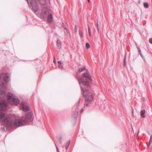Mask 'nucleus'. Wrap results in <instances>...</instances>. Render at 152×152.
Masks as SVG:
<instances>
[{
	"label": "nucleus",
	"instance_id": "1a4fd4ad",
	"mask_svg": "<svg viewBox=\"0 0 152 152\" xmlns=\"http://www.w3.org/2000/svg\"><path fill=\"white\" fill-rule=\"evenodd\" d=\"M32 114L31 112L27 113L25 115L26 119H31L32 118Z\"/></svg>",
	"mask_w": 152,
	"mask_h": 152
},
{
	"label": "nucleus",
	"instance_id": "7ed1b4c3",
	"mask_svg": "<svg viewBox=\"0 0 152 152\" xmlns=\"http://www.w3.org/2000/svg\"><path fill=\"white\" fill-rule=\"evenodd\" d=\"M83 77L81 78H78L77 79L80 85L81 89L82 92H84L85 90V86H88L92 81L91 76L88 72H87L83 74Z\"/></svg>",
	"mask_w": 152,
	"mask_h": 152
},
{
	"label": "nucleus",
	"instance_id": "f8f14e48",
	"mask_svg": "<svg viewBox=\"0 0 152 152\" xmlns=\"http://www.w3.org/2000/svg\"><path fill=\"white\" fill-rule=\"evenodd\" d=\"M39 3L41 5L44 6L46 3V0H37Z\"/></svg>",
	"mask_w": 152,
	"mask_h": 152
},
{
	"label": "nucleus",
	"instance_id": "c756f323",
	"mask_svg": "<svg viewBox=\"0 0 152 152\" xmlns=\"http://www.w3.org/2000/svg\"><path fill=\"white\" fill-rule=\"evenodd\" d=\"M149 42L150 43L152 44V38H151L149 39Z\"/></svg>",
	"mask_w": 152,
	"mask_h": 152
},
{
	"label": "nucleus",
	"instance_id": "cd10ccee",
	"mask_svg": "<svg viewBox=\"0 0 152 152\" xmlns=\"http://www.w3.org/2000/svg\"><path fill=\"white\" fill-rule=\"evenodd\" d=\"M152 135L151 134V137H150V140H149L150 144L152 142Z\"/></svg>",
	"mask_w": 152,
	"mask_h": 152
},
{
	"label": "nucleus",
	"instance_id": "412c9836",
	"mask_svg": "<svg viewBox=\"0 0 152 152\" xmlns=\"http://www.w3.org/2000/svg\"><path fill=\"white\" fill-rule=\"evenodd\" d=\"M64 29L66 30V32L67 33H69V34H70V33L69 32V31H68V30L66 28V26H65V25H64Z\"/></svg>",
	"mask_w": 152,
	"mask_h": 152
},
{
	"label": "nucleus",
	"instance_id": "9b49d317",
	"mask_svg": "<svg viewBox=\"0 0 152 152\" xmlns=\"http://www.w3.org/2000/svg\"><path fill=\"white\" fill-rule=\"evenodd\" d=\"M145 110H143L141 111L140 112V114L142 118H145L146 117L145 115Z\"/></svg>",
	"mask_w": 152,
	"mask_h": 152
},
{
	"label": "nucleus",
	"instance_id": "2f4dec72",
	"mask_svg": "<svg viewBox=\"0 0 152 152\" xmlns=\"http://www.w3.org/2000/svg\"><path fill=\"white\" fill-rule=\"evenodd\" d=\"M83 111V109H82L80 110V113H82Z\"/></svg>",
	"mask_w": 152,
	"mask_h": 152
},
{
	"label": "nucleus",
	"instance_id": "4be33fe9",
	"mask_svg": "<svg viewBox=\"0 0 152 152\" xmlns=\"http://www.w3.org/2000/svg\"><path fill=\"white\" fill-rule=\"evenodd\" d=\"M86 47L87 49H88L90 48V45L88 43H86Z\"/></svg>",
	"mask_w": 152,
	"mask_h": 152
},
{
	"label": "nucleus",
	"instance_id": "a211bd4d",
	"mask_svg": "<svg viewBox=\"0 0 152 152\" xmlns=\"http://www.w3.org/2000/svg\"><path fill=\"white\" fill-rule=\"evenodd\" d=\"M144 7L145 8H148L149 7V5L148 3L145 2L143 3Z\"/></svg>",
	"mask_w": 152,
	"mask_h": 152
},
{
	"label": "nucleus",
	"instance_id": "e433bc0d",
	"mask_svg": "<svg viewBox=\"0 0 152 152\" xmlns=\"http://www.w3.org/2000/svg\"><path fill=\"white\" fill-rule=\"evenodd\" d=\"M57 152H59V151H57Z\"/></svg>",
	"mask_w": 152,
	"mask_h": 152
},
{
	"label": "nucleus",
	"instance_id": "72a5a7b5",
	"mask_svg": "<svg viewBox=\"0 0 152 152\" xmlns=\"http://www.w3.org/2000/svg\"><path fill=\"white\" fill-rule=\"evenodd\" d=\"M132 113L133 115V114H134V109L133 108H132Z\"/></svg>",
	"mask_w": 152,
	"mask_h": 152
},
{
	"label": "nucleus",
	"instance_id": "2eb2a0df",
	"mask_svg": "<svg viewBox=\"0 0 152 152\" xmlns=\"http://www.w3.org/2000/svg\"><path fill=\"white\" fill-rule=\"evenodd\" d=\"M70 143V141H68L66 143V145H65V148L67 150L68 148V147Z\"/></svg>",
	"mask_w": 152,
	"mask_h": 152
},
{
	"label": "nucleus",
	"instance_id": "dca6fc26",
	"mask_svg": "<svg viewBox=\"0 0 152 152\" xmlns=\"http://www.w3.org/2000/svg\"><path fill=\"white\" fill-rule=\"evenodd\" d=\"M96 26H97V28L98 33H99V23L98 20V19H97V22H96Z\"/></svg>",
	"mask_w": 152,
	"mask_h": 152
},
{
	"label": "nucleus",
	"instance_id": "aec40b11",
	"mask_svg": "<svg viewBox=\"0 0 152 152\" xmlns=\"http://www.w3.org/2000/svg\"><path fill=\"white\" fill-rule=\"evenodd\" d=\"M86 69V68L85 67H84L83 68H80V69H79L78 72H81L83 71L84 69Z\"/></svg>",
	"mask_w": 152,
	"mask_h": 152
},
{
	"label": "nucleus",
	"instance_id": "5701e85b",
	"mask_svg": "<svg viewBox=\"0 0 152 152\" xmlns=\"http://www.w3.org/2000/svg\"><path fill=\"white\" fill-rule=\"evenodd\" d=\"M126 56H125L124 59V64H123L124 66H125L126 63Z\"/></svg>",
	"mask_w": 152,
	"mask_h": 152
},
{
	"label": "nucleus",
	"instance_id": "c9c22d12",
	"mask_svg": "<svg viewBox=\"0 0 152 152\" xmlns=\"http://www.w3.org/2000/svg\"><path fill=\"white\" fill-rule=\"evenodd\" d=\"M88 2H89V1H90V0H88Z\"/></svg>",
	"mask_w": 152,
	"mask_h": 152
},
{
	"label": "nucleus",
	"instance_id": "c85d7f7f",
	"mask_svg": "<svg viewBox=\"0 0 152 152\" xmlns=\"http://www.w3.org/2000/svg\"><path fill=\"white\" fill-rule=\"evenodd\" d=\"M58 64H59H59H62V62L60 61H58Z\"/></svg>",
	"mask_w": 152,
	"mask_h": 152
},
{
	"label": "nucleus",
	"instance_id": "423d86ee",
	"mask_svg": "<svg viewBox=\"0 0 152 152\" xmlns=\"http://www.w3.org/2000/svg\"><path fill=\"white\" fill-rule=\"evenodd\" d=\"M30 4L32 7V10L35 13L38 11L39 6L36 0H30Z\"/></svg>",
	"mask_w": 152,
	"mask_h": 152
},
{
	"label": "nucleus",
	"instance_id": "bb28decb",
	"mask_svg": "<svg viewBox=\"0 0 152 152\" xmlns=\"http://www.w3.org/2000/svg\"><path fill=\"white\" fill-rule=\"evenodd\" d=\"M80 99H79L78 101H77V103H76V106H77V104H79L80 103Z\"/></svg>",
	"mask_w": 152,
	"mask_h": 152
},
{
	"label": "nucleus",
	"instance_id": "f704fd0d",
	"mask_svg": "<svg viewBox=\"0 0 152 152\" xmlns=\"http://www.w3.org/2000/svg\"><path fill=\"white\" fill-rule=\"evenodd\" d=\"M26 1H27V2L28 3V4H29L28 1V0H26Z\"/></svg>",
	"mask_w": 152,
	"mask_h": 152
},
{
	"label": "nucleus",
	"instance_id": "39448f33",
	"mask_svg": "<svg viewBox=\"0 0 152 152\" xmlns=\"http://www.w3.org/2000/svg\"><path fill=\"white\" fill-rule=\"evenodd\" d=\"M6 98L8 102L11 104L17 105L19 103V101L18 99L14 97L11 93H8Z\"/></svg>",
	"mask_w": 152,
	"mask_h": 152
},
{
	"label": "nucleus",
	"instance_id": "f03ea898",
	"mask_svg": "<svg viewBox=\"0 0 152 152\" xmlns=\"http://www.w3.org/2000/svg\"><path fill=\"white\" fill-rule=\"evenodd\" d=\"M0 121L12 129L22 126L25 122L20 119L12 121L9 115L4 113H0Z\"/></svg>",
	"mask_w": 152,
	"mask_h": 152
},
{
	"label": "nucleus",
	"instance_id": "393cba45",
	"mask_svg": "<svg viewBox=\"0 0 152 152\" xmlns=\"http://www.w3.org/2000/svg\"><path fill=\"white\" fill-rule=\"evenodd\" d=\"M77 26L76 25H75V31L76 33H77Z\"/></svg>",
	"mask_w": 152,
	"mask_h": 152
},
{
	"label": "nucleus",
	"instance_id": "7c9ffc66",
	"mask_svg": "<svg viewBox=\"0 0 152 152\" xmlns=\"http://www.w3.org/2000/svg\"><path fill=\"white\" fill-rule=\"evenodd\" d=\"M55 146L56 147V150H57V151H59V150H58V148L57 147V146L56 145V144H55Z\"/></svg>",
	"mask_w": 152,
	"mask_h": 152
},
{
	"label": "nucleus",
	"instance_id": "6ab92c4d",
	"mask_svg": "<svg viewBox=\"0 0 152 152\" xmlns=\"http://www.w3.org/2000/svg\"><path fill=\"white\" fill-rule=\"evenodd\" d=\"M88 32L89 35V36H91V31L90 28L88 24Z\"/></svg>",
	"mask_w": 152,
	"mask_h": 152
},
{
	"label": "nucleus",
	"instance_id": "a878e982",
	"mask_svg": "<svg viewBox=\"0 0 152 152\" xmlns=\"http://www.w3.org/2000/svg\"><path fill=\"white\" fill-rule=\"evenodd\" d=\"M58 67L61 69H62L63 68L62 64H59L58 66Z\"/></svg>",
	"mask_w": 152,
	"mask_h": 152
},
{
	"label": "nucleus",
	"instance_id": "0eeeda50",
	"mask_svg": "<svg viewBox=\"0 0 152 152\" xmlns=\"http://www.w3.org/2000/svg\"><path fill=\"white\" fill-rule=\"evenodd\" d=\"M49 13L48 11L44 8L40 15V17L41 18H45L48 15Z\"/></svg>",
	"mask_w": 152,
	"mask_h": 152
},
{
	"label": "nucleus",
	"instance_id": "20e7f679",
	"mask_svg": "<svg viewBox=\"0 0 152 152\" xmlns=\"http://www.w3.org/2000/svg\"><path fill=\"white\" fill-rule=\"evenodd\" d=\"M85 91L83 93L81 90V94L83 96L85 97V105L86 107L88 104L91 102L93 99V98L91 94L90 93L88 90L85 88Z\"/></svg>",
	"mask_w": 152,
	"mask_h": 152
},
{
	"label": "nucleus",
	"instance_id": "473e14b6",
	"mask_svg": "<svg viewBox=\"0 0 152 152\" xmlns=\"http://www.w3.org/2000/svg\"><path fill=\"white\" fill-rule=\"evenodd\" d=\"M54 61H53V62L55 63V62H56V61H55V58L54 57Z\"/></svg>",
	"mask_w": 152,
	"mask_h": 152
},
{
	"label": "nucleus",
	"instance_id": "6e6552de",
	"mask_svg": "<svg viewBox=\"0 0 152 152\" xmlns=\"http://www.w3.org/2000/svg\"><path fill=\"white\" fill-rule=\"evenodd\" d=\"M20 106L23 110L26 111L29 110V107L26 103L22 102L21 103Z\"/></svg>",
	"mask_w": 152,
	"mask_h": 152
},
{
	"label": "nucleus",
	"instance_id": "ddd939ff",
	"mask_svg": "<svg viewBox=\"0 0 152 152\" xmlns=\"http://www.w3.org/2000/svg\"><path fill=\"white\" fill-rule=\"evenodd\" d=\"M57 44L58 48H60L61 47V42L60 40H58L57 42Z\"/></svg>",
	"mask_w": 152,
	"mask_h": 152
},
{
	"label": "nucleus",
	"instance_id": "f3484780",
	"mask_svg": "<svg viewBox=\"0 0 152 152\" xmlns=\"http://www.w3.org/2000/svg\"><path fill=\"white\" fill-rule=\"evenodd\" d=\"M79 35H80V37L81 38H82L83 37V32L82 31H81V30H79Z\"/></svg>",
	"mask_w": 152,
	"mask_h": 152
},
{
	"label": "nucleus",
	"instance_id": "b1692460",
	"mask_svg": "<svg viewBox=\"0 0 152 152\" xmlns=\"http://www.w3.org/2000/svg\"><path fill=\"white\" fill-rule=\"evenodd\" d=\"M138 50H139V53H140V55H141V56L142 58H143L144 57L142 54V53H141V51L140 50V49H139Z\"/></svg>",
	"mask_w": 152,
	"mask_h": 152
},
{
	"label": "nucleus",
	"instance_id": "f257e3e1",
	"mask_svg": "<svg viewBox=\"0 0 152 152\" xmlns=\"http://www.w3.org/2000/svg\"><path fill=\"white\" fill-rule=\"evenodd\" d=\"M9 77L7 73H2L0 75V111H4L7 107V104L4 96H5V86L1 80H3L5 82L9 81Z\"/></svg>",
	"mask_w": 152,
	"mask_h": 152
},
{
	"label": "nucleus",
	"instance_id": "4468645a",
	"mask_svg": "<svg viewBox=\"0 0 152 152\" xmlns=\"http://www.w3.org/2000/svg\"><path fill=\"white\" fill-rule=\"evenodd\" d=\"M78 112L77 111H75L74 112V114L73 115L72 117L74 118H76L77 116Z\"/></svg>",
	"mask_w": 152,
	"mask_h": 152
},
{
	"label": "nucleus",
	"instance_id": "9d476101",
	"mask_svg": "<svg viewBox=\"0 0 152 152\" xmlns=\"http://www.w3.org/2000/svg\"><path fill=\"white\" fill-rule=\"evenodd\" d=\"M47 18V21L48 23H50L52 21V20L53 18L52 15L51 14L49 13L48 15Z\"/></svg>",
	"mask_w": 152,
	"mask_h": 152
}]
</instances>
